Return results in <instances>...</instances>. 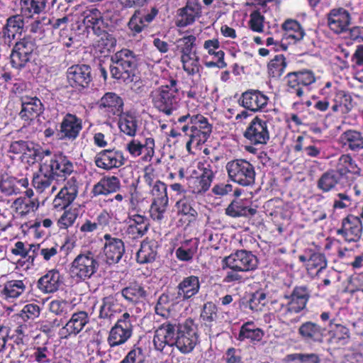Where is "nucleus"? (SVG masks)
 Here are the masks:
<instances>
[{
    "mask_svg": "<svg viewBox=\"0 0 363 363\" xmlns=\"http://www.w3.org/2000/svg\"><path fill=\"white\" fill-rule=\"evenodd\" d=\"M169 199H162L157 201H152L150 213V216L154 220L162 221L164 219Z\"/></svg>",
    "mask_w": 363,
    "mask_h": 363,
    "instance_id": "4d7b16f0",
    "label": "nucleus"
},
{
    "mask_svg": "<svg viewBox=\"0 0 363 363\" xmlns=\"http://www.w3.org/2000/svg\"><path fill=\"white\" fill-rule=\"evenodd\" d=\"M340 180V176L334 170L325 172L317 182V187L323 192L333 190Z\"/></svg>",
    "mask_w": 363,
    "mask_h": 363,
    "instance_id": "c03bdc74",
    "label": "nucleus"
},
{
    "mask_svg": "<svg viewBox=\"0 0 363 363\" xmlns=\"http://www.w3.org/2000/svg\"><path fill=\"white\" fill-rule=\"evenodd\" d=\"M200 289L199 279L196 276H189L183 279L177 286V294L183 300H187L197 294Z\"/></svg>",
    "mask_w": 363,
    "mask_h": 363,
    "instance_id": "c9c22d12",
    "label": "nucleus"
},
{
    "mask_svg": "<svg viewBox=\"0 0 363 363\" xmlns=\"http://www.w3.org/2000/svg\"><path fill=\"white\" fill-rule=\"evenodd\" d=\"M286 78L287 91L298 97L303 95V86H308L315 82L314 73L308 69L288 73Z\"/></svg>",
    "mask_w": 363,
    "mask_h": 363,
    "instance_id": "9b49d317",
    "label": "nucleus"
},
{
    "mask_svg": "<svg viewBox=\"0 0 363 363\" xmlns=\"http://www.w3.org/2000/svg\"><path fill=\"white\" fill-rule=\"evenodd\" d=\"M267 303L266 294L257 291L252 294L248 301L249 308L253 311H262Z\"/></svg>",
    "mask_w": 363,
    "mask_h": 363,
    "instance_id": "052dcab7",
    "label": "nucleus"
},
{
    "mask_svg": "<svg viewBox=\"0 0 363 363\" xmlns=\"http://www.w3.org/2000/svg\"><path fill=\"white\" fill-rule=\"evenodd\" d=\"M0 191L5 196L18 194L21 189L17 186V179L13 177H3L0 182Z\"/></svg>",
    "mask_w": 363,
    "mask_h": 363,
    "instance_id": "bf43d9fd",
    "label": "nucleus"
},
{
    "mask_svg": "<svg viewBox=\"0 0 363 363\" xmlns=\"http://www.w3.org/2000/svg\"><path fill=\"white\" fill-rule=\"evenodd\" d=\"M46 7V0H21V13L27 17L43 12Z\"/></svg>",
    "mask_w": 363,
    "mask_h": 363,
    "instance_id": "49530a36",
    "label": "nucleus"
},
{
    "mask_svg": "<svg viewBox=\"0 0 363 363\" xmlns=\"http://www.w3.org/2000/svg\"><path fill=\"white\" fill-rule=\"evenodd\" d=\"M196 40V38L193 35L184 36L177 40V50L180 55V57L194 55L197 53Z\"/></svg>",
    "mask_w": 363,
    "mask_h": 363,
    "instance_id": "8fccbe9b",
    "label": "nucleus"
},
{
    "mask_svg": "<svg viewBox=\"0 0 363 363\" xmlns=\"http://www.w3.org/2000/svg\"><path fill=\"white\" fill-rule=\"evenodd\" d=\"M78 192L76 181L71 179L61 189L53 200L52 204L55 208L65 209L75 199Z\"/></svg>",
    "mask_w": 363,
    "mask_h": 363,
    "instance_id": "bb28decb",
    "label": "nucleus"
},
{
    "mask_svg": "<svg viewBox=\"0 0 363 363\" xmlns=\"http://www.w3.org/2000/svg\"><path fill=\"white\" fill-rule=\"evenodd\" d=\"M118 121V127L125 135L134 137L138 130L141 121L133 113L127 112L121 113Z\"/></svg>",
    "mask_w": 363,
    "mask_h": 363,
    "instance_id": "e433bc0d",
    "label": "nucleus"
},
{
    "mask_svg": "<svg viewBox=\"0 0 363 363\" xmlns=\"http://www.w3.org/2000/svg\"><path fill=\"white\" fill-rule=\"evenodd\" d=\"M289 363H319L320 359L315 354L295 353L286 356Z\"/></svg>",
    "mask_w": 363,
    "mask_h": 363,
    "instance_id": "0e129e2a",
    "label": "nucleus"
},
{
    "mask_svg": "<svg viewBox=\"0 0 363 363\" xmlns=\"http://www.w3.org/2000/svg\"><path fill=\"white\" fill-rule=\"evenodd\" d=\"M327 20L330 29L336 34H340L348 30L352 18L346 9L336 8L330 11Z\"/></svg>",
    "mask_w": 363,
    "mask_h": 363,
    "instance_id": "6ab92c4d",
    "label": "nucleus"
},
{
    "mask_svg": "<svg viewBox=\"0 0 363 363\" xmlns=\"http://www.w3.org/2000/svg\"><path fill=\"white\" fill-rule=\"evenodd\" d=\"M263 336V330L256 327L252 322H247L244 323L239 333L240 340L247 339L251 341H260Z\"/></svg>",
    "mask_w": 363,
    "mask_h": 363,
    "instance_id": "de8ad7c7",
    "label": "nucleus"
},
{
    "mask_svg": "<svg viewBox=\"0 0 363 363\" xmlns=\"http://www.w3.org/2000/svg\"><path fill=\"white\" fill-rule=\"evenodd\" d=\"M184 71L190 76H194L200 72L201 65L199 57L197 53L194 55H189L180 57Z\"/></svg>",
    "mask_w": 363,
    "mask_h": 363,
    "instance_id": "864d4df0",
    "label": "nucleus"
},
{
    "mask_svg": "<svg viewBox=\"0 0 363 363\" xmlns=\"http://www.w3.org/2000/svg\"><path fill=\"white\" fill-rule=\"evenodd\" d=\"M178 13L177 25L179 27H186L195 21L201 13L200 6L196 3H187L186 6L180 9Z\"/></svg>",
    "mask_w": 363,
    "mask_h": 363,
    "instance_id": "4c0bfd02",
    "label": "nucleus"
},
{
    "mask_svg": "<svg viewBox=\"0 0 363 363\" xmlns=\"http://www.w3.org/2000/svg\"><path fill=\"white\" fill-rule=\"evenodd\" d=\"M306 267L308 270L318 269V274L322 269L326 268L327 261L323 254L319 252H313L309 256Z\"/></svg>",
    "mask_w": 363,
    "mask_h": 363,
    "instance_id": "680f3d73",
    "label": "nucleus"
},
{
    "mask_svg": "<svg viewBox=\"0 0 363 363\" xmlns=\"http://www.w3.org/2000/svg\"><path fill=\"white\" fill-rule=\"evenodd\" d=\"M95 163L98 167L108 170L123 165L125 157L119 150H104L96 155Z\"/></svg>",
    "mask_w": 363,
    "mask_h": 363,
    "instance_id": "4be33fe9",
    "label": "nucleus"
},
{
    "mask_svg": "<svg viewBox=\"0 0 363 363\" xmlns=\"http://www.w3.org/2000/svg\"><path fill=\"white\" fill-rule=\"evenodd\" d=\"M176 325L164 323L155 332L153 343L157 350L164 352L166 346H174L175 341V331L177 330Z\"/></svg>",
    "mask_w": 363,
    "mask_h": 363,
    "instance_id": "412c9836",
    "label": "nucleus"
},
{
    "mask_svg": "<svg viewBox=\"0 0 363 363\" xmlns=\"http://www.w3.org/2000/svg\"><path fill=\"white\" fill-rule=\"evenodd\" d=\"M158 11L155 8H152L150 11H135L128 22L130 30L134 34L140 33L153 21Z\"/></svg>",
    "mask_w": 363,
    "mask_h": 363,
    "instance_id": "a878e982",
    "label": "nucleus"
},
{
    "mask_svg": "<svg viewBox=\"0 0 363 363\" xmlns=\"http://www.w3.org/2000/svg\"><path fill=\"white\" fill-rule=\"evenodd\" d=\"M310 292L306 286H296L291 294L289 301L281 308V314L287 318L298 313L305 307L309 299Z\"/></svg>",
    "mask_w": 363,
    "mask_h": 363,
    "instance_id": "ddd939ff",
    "label": "nucleus"
},
{
    "mask_svg": "<svg viewBox=\"0 0 363 363\" xmlns=\"http://www.w3.org/2000/svg\"><path fill=\"white\" fill-rule=\"evenodd\" d=\"M104 253L106 262L108 264L118 263L125 252L124 243L121 239L113 237L110 234L104 235Z\"/></svg>",
    "mask_w": 363,
    "mask_h": 363,
    "instance_id": "a211bd4d",
    "label": "nucleus"
},
{
    "mask_svg": "<svg viewBox=\"0 0 363 363\" xmlns=\"http://www.w3.org/2000/svg\"><path fill=\"white\" fill-rule=\"evenodd\" d=\"M26 279H12L7 281L0 291V295L6 300L15 299L23 294L26 290Z\"/></svg>",
    "mask_w": 363,
    "mask_h": 363,
    "instance_id": "f704fd0d",
    "label": "nucleus"
},
{
    "mask_svg": "<svg viewBox=\"0 0 363 363\" xmlns=\"http://www.w3.org/2000/svg\"><path fill=\"white\" fill-rule=\"evenodd\" d=\"M69 84L77 89L85 88L91 82V67L86 65L69 67L66 72Z\"/></svg>",
    "mask_w": 363,
    "mask_h": 363,
    "instance_id": "2eb2a0df",
    "label": "nucleus"
},
{
    "mask_svg": "<svg viewBox=\"0 0 363 363\" xmlns=\"http://www.w3.org/2000/svg\"><path fill=\"white\" fill-rule=\"evenodd\" d=\"M325 328L312 321L302 323L298 328V334L306 342L323 343L325 336Z\"/></svg>",
    "mask_w": 363,
    "mask_h": 363,
    "instance_id": "cd10ccee",
    "label": "nucleus"
},
{
    "mask_svg": "<svg viewBox=\"0 0 363 363\" xmlns=\"http://www.w3.org/2000/svg\"><path fill=\"white\" fill-rule=\"evenodd\" d=\"M49 309L57 315H65L72 311L73 305L64 299H55L50 303Z\"/></svg>",
    "mask_w": 363,
    "mask_h": 363,
    "instance_id": "13d9d810",
    "label": "nucleus"
},
{
    "mask_svg": "<svg viewBox=\"0 0 363 363\" xmlns=\"http://www.w3.org/2000/svg\"><path fill=\"white\" fill-rule=\"evenodd\" d=\"M23 18L21 15H15L7 19V23L4 28L3 33L9 39L14 38L17 33L21 34L23 29Z\"/></svg>",
    "mask_w": 363,
    "mask_h": 363,
    "instance_id": "a18cd8bd",
    "label": "nucleus"
},
{
    "mask_svg": "<svg viewBox=\"0 0 363 363\" xmlns=\"http://www.w3.org/2000/svg\"><path fill=\"white\" fill-rule=\"evenodd\" d=\"M43 108V104L39 99L25 96L22 99V109L19 114L22 119L31 121L40 116Z\"/></svg>",
    "mask_w": 363,
    "mask_h": 363,
    "instance_id": "72a5a7b5",
    "label": "nucleus"
},
{
    "mask_svg": "<svg viewBox=\"0 0 363 363\" xmlns=\"http://www.w3.org/2000/svg\"><path fill=\"white\" fill-rule=\"evenodd\" d=\"M150 96L157 110L167 116L172 115L179 107L181 101L178 81L170 79L168 84L152 90Z\"/></svg>",
    "mask_w": 363,
    "mask_h": 363,
    "instance_id": "f257e3e1",
    "label": "nucleus"
},
{
    "mask_svg": "<svg viewBox=\"0 0 363 363\" xmlns=\"http://www.w3.org/2000/svg\"><path fill=\"white\" fill-rule=\"evenodd\" d=\"M226 266L236 272H250L257 269L258 259L251 252L237 250L225 258Z\"/></svg>",
    "mask_w": 363,
    "mask_h": 363,
    "instance_id": "1a4fd4ad",
    "label": "nucleus"
},
{
    "mask_svg": "<svg viewBox=\"0 0 363 363\" xmlns=\"http://www.w3.org/2000/svg\"><path fill=\"white\" fill-rule=\"evenodd\" d=\"M286 67V62L284 55H276L268 65V72L269 76L273 78H279L284 72Z\"/></svg>",
    "mask_w": 363,
    "mask_h": 363,
    "instance_id": "5fc2aeb1",
    "label": "nucleus"
},
{
    "mask_svg": "<svg viewBox=\"0 0 363 363\" xmlns=\"http://www.w3.org/2000/svg\"><path fill=\"white\" fill-rule=\"evenodd\" d=\"M54 177L51 172L45 173L42 171V162H40L39 174L33 177V184L39 192H43L50 186Z\"/></svg>",
    "mask_w": 363,
    "mask_h": 363,
    "instance_id": "603ef678",
    "label": "nucleus"
},
{
    "mask_svg": "<svg viewBox=\"0 0 363 363\" xmlns=\"http://www.w3.org/2000/svg\"><path fill=\"white\" fill-rule=\"evenodd\" d=\"M282 28L285 31L284 38L286 40H293L294 43L302 40L305 35L303 28L301 27L300 23L295 20H286L282 24Z\"/></svg>",
    "mask_w": 363,
    "mask_h": 363,
    "instance_id": "a19ab883",
    "label": "nucleus"
},
{
    "mask_svg": "<svg viewBox=\"0 0 363 363\" xmlns=\"http://www.w3.org/2000/svg\"><path fill=\"white\" fill-rule=\"evenodd\" d=\"M135 317L128 313H124L111 329L108 337L110 347H116L124 344L133 334V321Z\"/></svg>",
    "mask_w": 363,
    "mask_h": 363,
    "instance_id": "6e6552de",
    "label": "nucleus"
},
{
    "mask_svg": "<svg viewBox=\"0 0 363 363\" xmlns=\"http://www.w3.org/2000/svg\"><path fill=\"white\" fill-rule=\"evenodd\" d=\"M256 211L249 208L243 200H233L225 209V213L233 218L255 214Z\"/></svg>",
    "mask_w": 363,
    "mask_h": 363,
    "instance_id": "37998d69",
    "label": "nucleus"
},
{
    "mask_svg": "<svg viewBox=\"0 0 363 363\" xmlns=\"http://www.w3.org/2000/svg\"><path fill=\"white\" fill-rule=\"evenodd\" d=\"M244 135L254 145L266 144L269 139L267 122L255 117L250 123Z\"/></svg>",
    "mask_w": 363,
    "mask_h": 363,
    "instance_id": "f3484780",
    "label": "nucleus"
},
{
    "mask_svg": "<svg viewBox=\"0 0 363 363\" xmlns=\"http://www.w3.org/2000/svg\"><path fill=\"white\" fill-rule=\"evenodd\" d=\"M269 97L257 89H249L243 92L238 100L239 104L252 112L263 110L267 105Z\"/></svg>",
    "mask_w": 363,
    "mask_h": 363,
    "instance_id": "dca6fc26",
    "label": "nucleus"
},
{
    "mask_svg": "<svg viewBox=\"0 0 363 363\" xmlns=\"http://www.w3.org/2000/svg\"><path fill=\"white\" fill-rule=\"evenodd\" d=\"M341 139L345 145L352 151L363 149V136L356 130H347L341 135Z\"/></svg>",
    "mask_w": 363,
    "mask_h": 363,
    "instance_id": "3c124183",
    "label": "nucleus"
},
{
    "mask_svg": "<svg viewBox=\"0 0 363 363\" xmlns=\"http://www.w3.org/2000/svg\"><path fill=\"white\" fill-rule=\"evenodd\" d=\"M39 206L38 202L29 198L20 197L16 199L13 203V208L16 213L24 216L30 213L34 212Z\"/></svg>",
    "mask_w": 363,
    "mask_h": 363,
    "instance_id": "09e8293b",
    "label": "nucleus"
},
{
    "mask_svg": "<svg viewBox=\"0 0 363 363\" xmlns=\"http://www.w3.org/2000/svg\"><path fill=\"white\" fill-rule=\"evenodd\" d=\"M41 162L43 172H51L57 177H66L74 171L73 163L63 155H55L53 157H45Z\"/></svg>",
    "mask_w": 363,
    "mask_h": 363,
    "instance_id": "9d476101",
    "label": "nucleus"
},
{
    "mask_svg": "<svg viewBox=\"0 0 363 363\" xmlns=\"http://www.w3.org/2000/svg\"><path fill=\"white\" fill-rule=\"evenodd\" d=\"M202 173L199 176L189 177L186 179L189 189L193 194H201L210 187L214 174L209 164H202Z\"/></svg>",
    "mask_w": 363,
    "mask_h": 363,
    "instance_id": "aec40b11",
    "label": "nucleus"
},
{
    "mask_svg": "<svg viewBox=\"0 0 363 363\" xmlns=\"http://www.w3.org/2000/svg\"><path fill=\"white\" fill-rule=\"evenodd\" d=\"M123 99L112 92L105 94L99 102V108L108 118L121 115L123 113Z\"/></svg>",
    "mask_w": 363,
    "mask_h": 363,
    "instance_id": "c85d7f7f",
    "label": "nucleus"
},
{
    "mask_svg": "<svg viewBox=\"0 0 363 363\" xmlns=\"http://www.w3.org/2000/svg\"><path fill=\"white\" fill-rule=\"evenodd\" d=\"M30 357L38 363H48L50 361L51 352L46 347H38L33 349Z\"/></svg>",
    "mask_w": 363,
    "mask_h": 363,
    "instance_id": "774afa93",
    "label": "nucleus"
},
{
    "mask_svg": "<svg viewBox=\"0 0 363 363\" xmlns=\"http://www.w3.org/2000/svg\"><path fill=\"white\" fill-rule=\"evenodd\" d=\"M110 72L113 78L128 84L135 78L138 59L128 49L116 52L111 58Z\"/></svg>",
    "mask_w": 363,
    "mask_h": 363,
    "instance_id": "f03ea898",
    "label": "nucleus"
},
{
    "mask_svg": "<svg viewBox=\"0 0 363 363\" xmlns=\"http://www.w3.org/2000/svg\"><path fill=\"white\" fill-rule=\"evenodd\" d=\"M337 235H342L348 242H357L362 234L361 219L354 215H349L342 220V226L337 230Z\"/></svg>",
    "mask_w": 363,
    "mask_h": 363,
    "instance_id": "4468645a",
    "label": "nucleus"
},
{
    "mask_svg": "<svg viewBox=\"0 0 363 363\" xmlns=\"http://www.w3.org/2000/svg\"><path fill=\"white\" fill-rule=\"evenodd\" d=\"M125 233L129 238L137 240L143 237L150 226L149 219L140 214H129L127 220Z\"/></svg>",
    "mask_w": 363,
    "mask_h": 363,
    "instance_id": "5701e85b",
    "label": "nucleus"
},
{
    "mask_svg": "<svg viewBox=\"0 0 363 363\" xmlns=\"http://www.w3.org/2000/svg\"><path fill=\"white\" fill-rule=\"evenodd\" d=\"M99 261L95 252L86 250L79 253L72 262L71 276L79 281L91 279L98 271Z\"/></svg>",
    "mask_w": 363,
    "mask_h": 363,
    "instance_id": "20e7f679",
    "label": "nucleus"
},
{
    "mask_svg": "<svg viewBox=\"0 0 363 363\" xmlns=\"http://www.w3.org/2000/svg\"><path fill=\"white\" fill-rule=\"evenodd\" d=\"M176 207L179 213L195 216L196 211L191 206V200L187 196H184L176 203Z\"/></svg>",
    "mask_w": 363,
    "mask_h": 363,
    "instance_id": "338daca9",
    "label": "nucleus"
},
{
    "mask_svg": "<svg viewBox=\"0 0 363 363\" xmlns=\"http://www.w3.org/2000/svg\"><path fill=\"white\" fill-rule=\"evenodd\" d=\"M228 178L242 186H250L255 184L256 172L255 167L244 159H234L225 164Z\"/></svg>",
    "mask_w": 363,
    "mask_h": 363,
    "instance_id": "39448f33",
    "label": "nucleus"
},
{
    "mask_svg": "<svg viewBox=\"0 0 363 363\" xmlns=\"http://www.w3.org/2000/svg\"><path fill=\"white\" fill-rule=\"evenodd\" d=\"M157 242L154 240H145L141 242L140 248L137 252V261L145 264L153 262L157 255Z\"/></svg>",
    "mask_w": 363,
    "mask_h": 363,
    "instance_id": "ea45409f",
    "label": "nucleus"
},
{
    "mask_svg": "<svg viewBox=\"0 0 363 363\" xmlns=\"http://www.w3.org/2000/svg\"><path fill=\"white\" fill-rule=\"evenodd\" d=\"M329 343L338 345L347 344L350 337V330L340 324H335L329 330Z\"/></svg>",
    "mask_w": 363,
    "mask_h": 363,
    "instance_id": "79ce46f5",
    "label": "nucleus"
},
{
    "mask_svg": "<svg viewBox=\"0 0 363 363\" xmlns=\"http://www.w3.org/2000/svg\"><path fill=\"white\" fill-rule=\"evenodd\" d=\"M62 283L60 272L57 269H51L38 281V288L44 294L56 292Z\"/></svg>",
    "mask_w": 363,
    "mask_h": 363,
    "instance_id": "473e14b6",
    "label": "nucleus"
},
{
    "mask_svg": "<svg viewBox=\"0 0 363 363\" xmlns=\"http://www.w3.org/2000/svg\"><path fill=\"white\" fill-rule=\"evenodd\" d=\"M82 129V121L74 114L67 113L60 123L61 139L75 140Z\"/></svg>",
    "mask_w": 363,
    "mask_h": 363,
    "instance_id": "393cba45",
    "label": "nucleus"
},
{
    "mask_svg": "<svg viewBox=\"0 0 363 363\" xmlns=\"http://www.w3.org/2000/svg\"><path fill=\"white\" fill-rule=\"evenodd\" d=\"M34 149V145L32 143L25 140H16L10 144L9 152L16 154H28Z\"/></svg>",
    "mask_w": 363,
    "mask_h": 363,
    "instance_id": "e2e57ef3",
    "label": "nucleus"
},
{
    "mask_svg": "<svg viewBox=\"0 0 363 363\" xmlns=\"http://www.w3.org/2000/svg\"><path fill=\"white\" fill-rule=\"evenodd\" d=\"M84 23L88 28H91L97 36L96 47L101 52H110L116 45L115 37L106 32V24L101 13L96 9H91L86 15Z\"/></svg>",
    "mask_w": 363,
    "mask_h": 363,
    "instance_id": "7ed1b4c3",
    "label": "nucleus"
},
{
    "mask_svg": "<svg viewBox=\"0 0 363 363\" xmlns=\"http://www.w3.org/2000/svg\"><path fill=\"white\" fill-rule=\"evenodd\" d=\"M121 187L119 179L115 176L104 177L92 189L94 196L107 195L117 191Z\"/></svg>",
    "mask_w": 363,
    "mask_h": 363,
    "instance_id": "58836bf2",
    "label": "nucleus"
},
{
    "mask_svg": "<svg viewBox=\"0 0 363 363\" xmlns=\"http://www.w3.org/2000/svg\"><path fill=\"white\" fill-rule=\"evenodd\" d=\"M89 321V318L86 312L81 311L73 313L69 321L60 330V337L67 338L72 335H77L84 329Z\"/></svg>",
    "mask_w": 363,
    "mask_h": 363,
    "instance_id": "b1692460",
    "label": "nucleus"
},
{
    "mask_svg": "<svg viewBox=\"0 0 363 363\" xmlns=\"http://www.w3.org/2000/svg\"><path fill=\"white\" fill-rule=\"evenodd\" d=\"M203 48L210 55L214 56L217 60L224 59L225 53L220 48V43L218 39L207 40L203 43Z\"/></svg>",
    "mask_w": 363,
    "mask_h": 363,
    "instance_id": "69168bd1",
    "label": "nucleus"
},
{
    "mask_svg": "<svg viewBox=\"0 0 363 363\" xmlns=\"http://www.w3.org/2000/svg\"><path fill=\"white\" fill-rule=\"evenodd\" d=\"M125 149L134 157L145 153V157H152L155 154V140L152 137L146 138L144 143L133 139L126 144Z\"/></svg>",
    "mask_w": 363,
    "mask_h": 363,
    "instance_id": "2f4dec72",
    "label": "nucleus"
},
{
    "mask_svg": "<svg viewBox=\"0 0 363 363\" xmlns=\"http://www.w3.org/2000/svg\"><path fill=\"white\" fill-rule=\"evenodd\" d=\"M35 48L33 40L30 38H23L17 42L10 55L12 66L17 69L25 67L30 61Z\"/></svg>",
    "mask_w": 363,
    "mask_h": 363,
    "instance_id": "f8f14e48",
    "label": "nucleus"
},
{
    "mask_svg": "<svg viewBox=\"0 0 363 363\" xmlns=\"http://www.w3.org/2000/svg\"><path fill=\"white\" fill-rule=\"evenodd\" d=\"M121 294L127 302L134 305L143 303L149 295L145 286L137 281L130 283Z\"/></svg>",
    "mask_w": 363,
    "mask_h": 363,
    "instance_id": "c756f323",
    "label": "nucleus"
},
{
    "mask_svg": "<svg viewBox=\"0 0 363 363\" xmlns=\"http://www.w3.org/2000/svg\"><path fill=\"white\" fill-rule=\"evenodd\" d=\"M123 311V306L116 295H110L102 298L99 318L109 322Z\"/></svg>",
    "mask_w": 363,
    "mask_h": 363,
    "instance_id": "7c9ffc66",
    "label": "nucleus"
},
{
    "mask_svg": "<svg viewBox=\"0 0 363 363\" xmlns=\"http://www.w3.org/2000/svg\"><path fill=\"white\" fill-rule=\"evenodd\" d=\"M338 166L341 174L347 172L357 174H360V169L350 155H341L339 158Z\"/></svg>",
    "mask_w": 363,
    "mask_h": 363,
    "instance_id": "6e6d98bb",
    "label": "nucleus"
},
{
    "mask_svg": "<svg viewBox=\"0 0 363 363\" xmlns=\"http://www.w3.org/2000/svg\"><path fill=\"white\" fill-rule=\"evenodd\" d=\"M174 343L182 354H189L194 350L199 343V335L192 320H187L179 326Z\"/></svg>",
    "mask_w": 363,
    "mask_h": 363,
    "instance_id": "0eeeda50",
    "label": "nucleus"
},
{
    "mask_svg": "<svg viewBox=\"0 0 363 363\" xmlns=\"http://www.w3.org/2000/svg\"><path fill=\"white\" fill-rule=\"evenodd\" d=\"M189 119L191 123V133L189 140L186 142V147L190 145L199 146L204 143L209 138L212 127L208 123L206 118L200 114L191 115L189 113L182 116L178 118V123L182 124Z\"/></svg>",
    "mask_w": 363,
    "mask_h": 363,
    "instance_id": "423d86ee",
    "label": "nucleus"
}]
</instances>
